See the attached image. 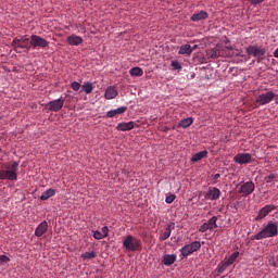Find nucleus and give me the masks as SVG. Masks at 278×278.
<instances>
[{"instance_id":"obj_1","label":"nucleus","mask_w":278,"mask_h":278,"mask_svg":"<svg viewBox=\"0 0 278 278\" xmlns=\"http://www.w3.org/2000/svg\"><path fill=\"white\" fill-rule=\"evenodd\" d=\"M2 168L4 169L0 170V179H8L9 181H16L18 179V162L4 163Z\"/></svg>"},{"instance_id":"obj_2","label":"nucleus","mask_w":278,"mask_h":278,"mask_svg":"<svg viewBox=\"0 0 278 278\" xmlns=\"http://www.w3.org/2000/svg\"><path fill=\"white\" fill-rule=\"evenodd\" d=\"M278 236V224L276 222L269 220L263 226L261 231L256 233L254 240H266V238H276Z\"/></svg>"},{"instance_id":"obj_3","label":"nucleus","mask_w":278,"mask_h":278,"mask_svg":"<svg viewBox=\"0 0 278 278\" xmlns=\"http://www.w3.org/2000/svg\"><path fill=\"white\" fill-rule=\"evenodd\" d=\"M123 247L129 252L142 251V241L131 235H128L124 238Z\"/></svg>"},{"instance_id":"obj_4","label":"nucleus","mask_w":278,"mask_h":278,"mask_svg":"<svg viewBox=\"0 0 278 278\" xmlns=\"http://www.w3.org/2000/svg\"><path fill=\"white\" fill-rule=\"evenodd\" d=\"M12 45H13L16 53H21V49H24L26 51H29L31 49L30 39L27 35L20 37V38H15L12 41Z\"/></svg>"},{"instance_id":"obj_5","label":"nucleus","mask_w":278,"mask_h":278,"mask_svg":"<svg viewBox=\"0 0 278 278\" xmlns=\"http://www.w3.org/2000/svg\"><path fill=\"white\" fill-rule=\"evenodd\" d=\"M201 250V241H193L189 244H186L180 249V253L184 257H188V255H192V253H197V251Z\"/></svg>"},{"instance_id":"obj_6","label":"nucleus","mask_w":278,"mask_h":278,"mask_svg":"<svg viewBox=\"0 0 278 278\" xmlns=\"http://www.w3.org/2000/svg\"><path fill=\"white\" fill-rule=\"evenodd\" d=\"M247 53L248 55H253V58H256L258 62H262V60H264V56L266 55V48L249 46L247 48Z\"/></svg>"},{"instance_id":"obj_7","label":"nucleus","mask_w":278,"mask_h":278,"mask_svg":"<svg viewBox=\"0 0 278 278\" xmlns=\"http://www.w3.org/2000/svg\"><path fill=\"white\" fill-rule=\"evenodd\" d=\"M47 47H49L47 39L38 35L30 36V49H47Z\"/></svg>"},{"instance_id":"obj_8","label":"nucleus","mask_w":278,"mask_h":278,"mask_svg":"<svg viewBox=\"0 0 278 278\" xmlns=\"http://www.w3.org/2000/svg\"><path fill=\"white\" fill-rule=\"evenodd\" d=\"M275 97H276L275 92L267 91L265 93L258 94L255 103H257V105H268V103L275 100Z\"/></svg>"},{"instance_id":"obj_9","label":"nucleus","mask_w":278,"mask_h":278,"mask_svg":"<svg viewBox=\"0 0 278 278\" xmlns=\"http://www.w3.org/2000/svg\"><path fill=\"white\" fill-rule=\"evenodd\" d=\"M239 194H242V197H249L250 194H253L255 192V182L253 181H247L239 185Z\"/></svg>"},{"instance_id":"obj_10","label":"nucleus","mask_w":278,"mask_h":278,"mask_svg":"<svg viewBox=\"0 0 278 278\" xmlns=\"http://www.w3.org/2000/svg\"><path fill=\"white\" fill-rule=\"evenodd\" d=\"M65 101H66V99L61 97L56 100H52V101L48 102L47 108H48L49 112H60V110H62L64 108Z\"/></svg>"},{"instance_id":"obj_11","label":"nucleus","mask_w":278,"mask_h":278,"mask_svg":"<svg viewBox=\"0 0 278 278\" xmlns=\"http://www.w3.org/2000/svg\"><path fill=\"white\" fill-rule=\"evenodd\" d=\"M275 210H277V206L273 204L265 205L258 211L256 220H264V218H266V216H268V214H270L271 212H275Z\"/></svg>"},{"instance_id":"obj_12","label":"nucleus","mask_w":278,"mask_h":278,"mask_svg":"<svg viewBox=\"0 0 278 278\" xmlns=\"http://www.w3.org/2000/svg\"><path fill=\"white\" fill-rule=\"evenodd\" d=\"M233 162H236L237 164H251V162H253V159L249 153H239L233 157Z\"/></svg>"},{"instance_id":"obj_13","label":"nucleus","mask_w":278,"mask_h":278,"mask_svg":"<svg viewBox=\"0 0 278 278\" xmlns=\"http://www.w3.org/2000/svg\"><path fill=\"white\" fill-rule=\"evenodd\" d=\"M48 230H49V223H47V220H43L35 229V236L37 238H42V236H45Z\"/></svg>"},{"instance_id":"obj_14","label":"nucleus","mask_w":278,"mask_h":278,"mask_svg":"<svg viewBox=\"0 0 278 278\" xmlns=\"http://www.w3.org/2000/svg\"><path fill=\"white\" fill-rule=\"evenodd\" d=\"M66 41L71 47H79V45L84 42V38L77 35H71L67 37Z\"/></svg>"},{"instance_id":"obj_15","label":"nucleus","mask_w":278,"mask_h":278,"mask_svg":"<svg viewBox=\"0 0 278 278\" xmlns=\"http://www.w3.org/2000/svg\"><path fill=\"white\" fill-rule=\"evenodd\" d=\"M206 197L210 201H218V199H220V189L214 187L207 191Z\"/></svg>"},{"instance_id":"obj_16","label":"nucleus","mask_w":278,"mask_h":278,"mask_svg":"<svg viewBox=\"0 0 278 278\" xmlns=\"http://www.w3.org/2000/svg\"><path fill=\"white\" fill-rule=\"evenodd\" d=\"M104 97L108 100L116 99V97H118V90H116V87L110 86L106 88V90L104 92Z\"/></svg>"},{"instance_id":"obj_17","label":"nucleus","mask_w":278,"mask_h":278,"mask_svg":"<svg viewBox=\"0 0 278 278\" xmlns=\"http://www.w3.org/2000/svg\"><path fill=\"white\" fill-rule=\"evenodd\" d=\"M135 127V124L134 122H127V123H119L117 126H116V129L118 131H131V129H134Z\"/></svg>"},{"instance_id":"obj_18","label":"nucleus","mask_w":278,"mask_h":278,"mask_svg":"<svg viewBox=\"0 0 278 278\" xmlns=\"http://www.w3.org/2000/svg\"><path fill=\"white\" fill-rule=\"evenodd\" d=\"M127 112V106H121L116 110L109 111L106 113L108 118H114V116H118V114H125Z\"/></svg>"},{"instance_id":"obj_19","label":"nucleus","mask_w":278,"mask_h":278,"mask_svg":"<svg viewBox=\"0 0 278 278\" xmlns=\"http://www.w3.org/2000/svg\"><path fill=\"white\" fill-rule=\"evenodd\" d=\"M174 262H177V255H175V254H165L163 256L164 266H173Z\"/></svg>"},{"instance_id":"obj_20","label":"nucleus","mask_w":278,"mask_h":278,"mask_svg":"<svg viewBox=\"0 0 278 278\" xmlns=\"http://www.w3.org/2000/svg\"><path fill=\"white\" fill-rule=\"evenodd\" d=\"M173 229H175V225H168L165 228V231L160 236L161 242H164V240H168L170 238Z\"/></svg>"},{"instance_id":"obj_21","label":"nucleus","mask_w":278,"mask_h":278,"mask_svg":"<svg viewBox=\"0 0 278 278\" xmlns=\"http://www.w3.org/2000/svg\"><path fill=\"white\" fill-rule=\"evenodd\" d=\"M208 14L205 11H200L199 13H194L191 16V21H193V23H197L199 21H205V18H207Z\"/></svg>"},{"instance_id":"obj_22","label":"nucleus","mask_w":278,"mask_h":278,"mask_svg":"<svg viewBox=\"0 0 278 278\" xmlns=\"http://www.w3.org/2000/svg\"><path fill=\"white\" fill-rule=\"evenodd\" d=\"M218 217L213 216L207 222L206 225L208 226L210 231H214V229H218Z\"/></svg>"},{"instance_id":"obj_23","label":"nucleus","mask_w":278,"mask_h":278,"mask_svg":"<svg viewBox=\"0 0 278 278\" xmlns=\"http://www.w3.org/2000/svg\"><path fill=\"white\" fill-rule=\"evenodd\" d=\"M207 157V150H203L192 155L191 162H201V160Z\"/></svg>"},{"instance_id":"obj_24","label":"nucleus","mask_w":278,"mask_h":278,"mask_svg":"<svg viewBox=\"0 0 278 278\" xmlns=\"http://www.w3.org/2000/svg\"><path fill=\"white\" fill-rule=\"evenodd\" d=\"M179 55H190L192 54V46L182 45L178 51Z\"/></svg>"},{"instance_id":"obj_25","label":"nucleus","mask_w":278,"mask_h":278,"mask_svg":"<svg viewBox=\"0 0 278 278\" xmlns=\"http://www.w3.org/2000/svg\"><path fill=\"white\" fill-rule=\"evenodd\" d=\"M51 197H55V189H48L46 190L41 197H40V201H48V199H51Z\"/></svg>"},{"instance_id":"obj_26","label":"nucleus","mask_w":278,"mask_h":278,"mask_svg":"<svg viewBox=\"0 0 278 278\" xmlns=\"http://www.w3.org/2000/svg\"><path fill=\"white\" fill-rule=\"evenodd\" d=\"M239 256H240V252H233L228 258L226 257L224 260V262L226 263V266H231V264H233V262H236Z\"/></svg>"},{"instance_id":"obj_27","label":"nucleus","mask_w":278,"mask_h":278,"mask_svg":"<svg viewBox=\"0 0 278 278\" xmlns=\"http://www.w3.org/2000/svg\"><path fill=\"white\" fill-rule=\"evenodd\" d=\"M129 75H131V77H142V75H144V72L140 67H132L129 71Z\"/></svg>"},{"instance_id":"obj_28","label":"nucleus","mask_w":278,"mask_h":278,"mask_svg":"<svg viewBox=\"0 0 278 278\" xmlns=\"http://www.w3.org/2000/svg\"><path fill=\"white\" fill-rule=\"evenodd\" d=\"M81 88H83V91L86 92V94H90L94 90V86L90 81L85 83L81 86Z\"/></svg>"},{"instance_id":"obj_29","label":"nucleus","mask_w":278,"mask_h":278,"mask_svg":"<svg viewBox=\"0 0 278 278\" xmlns=\"http://www.w3.org/2000/svg\"><path fill=\"white\" fill-rule=\"evenodd\" d=\"M192 123H194V119H192V117H188V118L181 119L179 122V126L184 127V129H186V128L190 127V125H192Z\"/></svg>"},{"instance_id":"obj_30","label":"nucleus","mask_w":278,"mask_h":278,"mask_svg":"<svg viewBox=\"0 0 278 278\" xmlns=\"http://www.w3.org/2000/svg\"><path fill=\"white\" fill-rule=\"evenodd\" d=\"M83 260H94L97 257V252L91 251V252H85L84 254L80 255Z\"/></svg>"},{"instance_id":"obj_31","label":"nucleus","mask_w":278,"mask_h":278,"mask_svg":"<svg viewBox=\"0 0 278 278\" xmlns=\"http://www.w3.org/2000/svg\"><path fill=\"white\" fill-rule=\"evenodd\" d=\"M227 268H229V265H227V263L224 261L217 268V273H219V275H223V273H225L227 270Z\"/></svg>"},{"instance_id":"obj_32","label":"nucleus","mask_w":278,"mask_h":278,"mask_svg":"<svg viewBox=\"0 0 278 278\" xmlns=\"http://www.w3.org/2000/svg\"><path fill=\"white\" fill-rule=\"evenodd\" d=\"M170 66L174 71H181V63L179 61H172Z\"/></svg>"},{"instance_id":"obj_33","label":"nucleus","mask_w":278,"mask_h":278,"mask_svg":"<svg viewBox=\"0 0 278 278\" xmlns=\"http://www.w3.org/2000/svg\"><path fill=\"white\" fill-rule=\"evenodd\" d=\"M71 88L72 90H74L75 92H78V90L81 88V84L77 83V81H73L71 84Z\"/></svg>"},{"instance_id":"obj_34","label":"nucleus","mask_w":278,"mask_h":278,"mask_svg":"<svg viewBox=\"0 0 278 278\" xmlns=\"http://www.w3.org/2000/svg\"><path fill=\"white\" fill-rule=\"evenodd\" d=\"M175 199H177V195H175V194L166 195L165 203L170 204V203H173L175 201Z\"/></svg>"},{"instance_id":"obj_35","label":"nucleus","mask_w":278,"mask_h":278,"mask_svg":"<svg viewBox=\"0 0 278 278\" xmlns=\"http://www.w3.org/2000/svg\"><path fill=\"white\" fill-rule=\"evenodd\" d=\"M200 233H205V231H210V226H207V223H204L199 228Z\"/></svg>"},{"instance_id":"obj_36","label":"nucleus","mask_w":278,"mask_h":278,"mask_svg":"<svg viewBox=\"0 0 278 278\" xmlns=\"http://www.w3.org/2000/svg\"><path fill=\"white\" fill-rule=\"evenodd\" d=\"M93 238H94L96 240H103V238H105V237L102 235L101 231L96 230V231H93Z\"/></svg>"},{"instance_id":"obj_37","label":"nucleus","mask_w":278,"mask_h":278,"mask_svg":"<svg viewBox=\"0 0 278 278\" xmlns=\"http://www.w3.org/2000/svg\"><path fill=\"white\" fill-rule=\"evenodd\" d=\"M277 176L275 174H269L267 177H265L266 184H271L274 179H276Z\"/></svg>"},{"instance_id":"obj_38","label":"nucleus","mask_w":278,"mask_h":278,"mask_svg":"<svg viewBox=\"0 0 278 278\" xmlns=\"http://www.w3.org/2000/svg\"><path fill=\"white\" fill-rule=\"evenodd\" d=\"M10 262V257L7 255H0V264H8Z\"/></svg>"},{"instance_id":"obj_39","label":"nucleus","mask_w":278,"mask_h":278,"mask_svg":"<svg viewBox=\"0 0 278 278\" xmlns=\"http://www.w3.org/2000/svg\"><path fill=\"white\" fill-rule=\"evenodd\" d=\"M109 233H110V228H108V226H103L102 236H104V238H108Z\"/></svg>"},{"instance_id":"obj_40","label":"nucleus","mask_w":278,"mask_h":278,"mask_svg":"<svg viewBox=\"0 0 278 278\" xmlns=\"http://www.w3.org/2000/svg\"><path fill=\"white\" fill-rule=\"evenodd\" d=\"M252 5H257L260 3H264V0H249Z\"/></svg>"},{"instance_id":"obj_41","label":"nucleus","mask_w":278,"mask_h":278,"mask_svg":"<svg viewBox=\"0 0 278 278\" xmlns=\"http://www.w3.org/2000/svg\"><path fill=\"white\" fill-rule=\"evenodd\" d=\"M213 179H214V184H216V180H217V179H220V174H215V175L213 176Z\"/></svg>"},{"instance_id":"obj_42","label":"nucleus","mask_w":278,"mask_h":278,"mask_svg":"<svg viewBox=\"0 0 278 278\" xmlns=\"http://www.w3.org/2000/svg\"><path fill=\"white\" fill-rule=\"evenodd\" d=\"M199 48V46L194 45L191 49L192 51L197 50Z\"/></svg>"},{"instance_id":"obj_43","label":"nucleus","mask_w":278,"mask_h":278,"mask_svg":"<svg viewBox=\"0 0 278 278\" xmlns=\"http://www.w3.org/2000/svg\"><path fill=\"white\" fill-rule=\"evenodd\" d=\"M276 262H278V255L276 256Z\"/></svg>"}]
</instances>
